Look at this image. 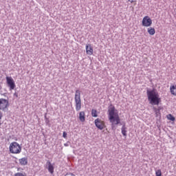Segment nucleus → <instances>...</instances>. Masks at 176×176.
I'll list each match as a JSON object with an SVG mask.
<instances>
[{
  "instance_id": "nucleus-23",
  "label": "nucleus",
  "mask_w": 176,
  "mask_h": 176,
  "mask_svg": "<svg viewBox=\"0 0 176 176\" xmlns=\"http://www.w3.org/2000/svg\"><path fill=\"white\" fill-rule=\"evenodd\" d=\"M111 130H113L115 131V130H116V124L115 122H111Z\"/></svg>"
},
{
  "instance_id": "nucleus-13",
  "label": "nucleus",
  "mask_w": 176,
  "mask_h": 176,
  "mask_svg": "<svg viewBox=\"0 0 176 176\" xmlns=\"http://www.w3.org/2000/svg\"><path fill=\"white\" fill-rule=\"evenodd\" d=\"M79 120L82 123L86 121V116L85 111H80L79 113Z\"/></svg>"
},
{
  "instance_id": "nucleus-20",
  "label": "nucleus",
  "mask_w": 176,
  "mask_h": 176,
  "mask_svg": "<svg viewBox=\"0 0 176 176\" xmlns=\"http://www.w3.org/2000/svg\"><path fill=\"white\" fill-rule=\"evenodd\" d=\"M155 118H157V120H162V113H155Z\"/></svg>"
},
{
  "instance_id": "nucleus-35",
  "label": "nucleus",
  "mask_w": 176,
  "mask_h": 176,
  "mask_svg": "<svg viewBox=\"0 0 176 176\" xmlns=\"http://www.w3.org/2000/svg\"><path fill=\"white\" fill-rule=\"evenodd\" d=\"M15 163H17V161H15Z\"/></svg>"
},
{
  "instance_id": "nucleus-8",
  "label": "nucleus",
  "mask_w": 176,
  "mask_h": 176,
  "mask_svg": "<svg viewBox=\"0 0 176 176\" xmlns=\"http://www.w3.org/2000/svg\"><path fill=\"white\" fill-rule=\"evenodd\" d=\"M9 100L3 98L0 99V109L6 111V109L9 107Z\"/></svg>"
},
{
  "instance_id": "nucleus-28",
  "label": "nucleus",
  "mask_w": 176,
  "mask_h": 176,
  "mask_svg": "<svg viewBox=\"0 0 176 176\" xmlns=\"http://www.w3.org/2000/svg\"><path fill=\"white\" fill-rule=\"evenodd\" d=\"M13 96L16 97V98H19V94L15 91V93L14 94Z\"/></svg>"
},
{
  "instance_id": "nucleus-24",
  "label": "nucleus",
  "mask_w": 176,
  "mask_h": 176,
  "mask_svg": "<svg viewBox=\"0 0 176 176\" xmlns=\"http://www.w3.org/2000/svg\"><path fill=\"white\" fill-rule=\"evenodd\" d=\"M153 111H154V112H155V113L156 114V113H159L160 111L156 108V107H153Z\"/></svg>"
},
{
  "instance_id": "nucleus-14",
  "label": "nucleus",
  "mask_w": 176,
  "mask_h": 176,
  "mask_svg": "<svg viewBox=\"0 0 176 176\" xmlns=\"http://www.w3.org/2000/svg\"><path fill=\"white\" fill-rule=\"evenodd\" d=\"M44 118H45L46 126H48L49 127H50V126H52V124H50V117H47V113H45L44 114Z\"/></svg>"
},
{
  "instance_id": "nucleus-27",
  "label": "nucleus",
  "mask_w": 176,
  "mask_h": 176,
  "mask_svg": "<svg viewBox=\"0 0 176 176\" xmlns=\"http://www.w3.org/2000/svg\"><path fill=\"white\" fill-rule=\"evenodd\" d=\"M69 144H71V142L67 141L66 143L64 144V146H69Z\"/></svg>"
},
{
  "instance_id": "nucleus-6",
  "label": "nucleus",
  "mask_w": 176,
  "mask_h": 176,
  "mask_svg": "<svg viewBox=\"0 0 176 176\" xmlns=\"http://www.w3.org/2000/svg\"><path fill=\"white\" fill-rule=\"evenodd\" d=\"M95 126L98 129V130H104L107 126H105V122L101 120L100 118H97L94 121Z\"/></svg>"
},
{
  "instance_id": "nucleus-33",
  "label": "nucleus",
  "mask_w": 176,
  "mask_h": 176,
  "mask_svg": "<svg viewBox=\"0 0 176 176\" xmlns=\"http://www.w3.org/2000/svg\"><path fill=\"white\" fill-rule=\"evenodd\" d=\"M0 90H2V85H0Z\"/></svg>"
},
{
  "instance_id": "nucleus-12",
  "label": "nucleus",
  "mask_w": 176,
  "mask_h": 176,
  "mask_svg": "<svg viewBox=\"0 0 176 176\" xmlns=\"http://www.w3.org/2000/svg\"><path fill=\"white\" fill-rule=\"evenodd\" d=\"M19 164H21V166H27L28 164V157L19 159Z\"/></svg>"
},
{
  "instance_id": "nucleus-32",
  "label": "nucleus",
  "mask_w": 176,
  "mask_h": 176,
  "mask_svg": "<svg viewBox=\"0 0 176 176\" xmlns=\"http://www.w3.org/2000/svg\"><path fill=\"white\" fill-rule=\"evenodd\" d=\"M0 119H2V113L0 111Z\"/></svg>"
},
{
  "instance_id": "nucleus-31",
  "label": "nucleus",
  "mask_w": 176,
  "mask_h": 176,
  "mask_svg": "<svg viewBox=\"0 0 176 176\" xmlns=\"http://www.w3.org/2000/svg\"><path fill=\"white\" fill-rule=\"evenodd\" d=\"M129 2H131V3H133L134 1L133 0H128Z\"/></svg>"
},
{
  "instance_id": "nucleus-16",
  "label": "nucleus",
  "mask_w": 176,
  "mask_h": 176,
  "mask_svg": "<svg viewBox=\"0 0 176 176\" xmlns=\"http://www.w3.org/2000/svg\"><path fill=\"white\" fill-rule=\"evenodd\" d=\"M170 90L173 96H176V85H171L170 87Z\"/></svg>"
},
{
  "instance_id": "nucleus-15",
  "label": "nucleus",
  "mask_w": 176,
  "mask_h": 176,
  "mask_svg": "<svg viewBox=\"0 0 176 176\" xmlns=\"http://www.w3.org/2000/svg\"><path fill=\"white\" fill-rule=\"evenodd\" d=\"M147 32H148L150 35L153 36V35H155V34H156V30H155V28L149 27V28L147 29Z\"/></svg>"
},
{
  "instance_id": "nucleus-19",
  "label": "nucleus",
  "mask_w": 176,
  "mask_h": 176,
  "mask_svg": "<svg viewBox=\"0 0 176 176\" xmlns=\"http://www.w3.org/2000/svg\"><path fill=\"white\" fill-rule=\"evenodd\" d=\"M91 116H93V118H97L98 116V114H97V110L93 109L91 110Z\"/></svg>"
},
{
  "instance_id": "nucleus-11",
  "label": "nucleus",
  "mask_w": 176,
  "mask_h": 176,
  "mask_svg": "<svg viewBox=\"0 0 176 176\" xmlns=\"http://www.w3.org/2000/svg\"><path fill=\"white\" fill-rule=\"evenodd\" d=\"M86 53L89 54V56L93 55L94 50H93V47H91V44H87L85 47Z\"/></svg>"
},
{
  "instance_id": "nucleus-30",
  "label": "nucleus",
  "mask_w": 176,
  "mask_h": 176,
  "mask_svg": "<svg viewBox=\"0 0 176 176\" xmlns=\"http://www.w3.org/2000/svg\"><path fill=\"white\" fill-rule=\"evenodd\" d=\"M157 109H158L160 111H160H162V109H163V107H158V108Z\"/></svg>"
},
{
  "instance_id": "nucleus-3",
  "label": "nucleus",
  "mask_w": 176,
  "mask_h": 176,
  "mask_svg": "<svg viewBox=\"0 0 176 176\" xmlns=\"http://www.w3.org/2000/svg\"><path fill=\"white\" fill-rule=\"evenodd\" d=\"M74 100L76 102V110L79 111L82 109V100H80V91L79 89L76 91Z\"/></svg>"
},
{
  "instance_id": "nucleus-2",
  "label": "nucleus",
  "mask_w": 176,
  "mask_h": 176,
  "mask_svg": "<svg viewBox=\"0 0 176 176\" xmlns=\"http://www.w3.org/2000/svg\"><path fill=\"white\" fill-rule=\"evenodd\" d=\"M9 151L10 153L15 155L21 153V146L16 142H13L10 144Z\"/></svg>"
},
{
  "instance_id": "nucleus-1",
  "label": "nucleus",
  "mask_w": 176,
  "mask_h": 176,
  "mask_svg": "<svg viewBox=\"0 0 176 176\" xmlns=\"http://www.w3.org/2000/svg\"><path fill=\"white\" fill-rule=\"evenodd\" d=\"M146 90L149 104L151 105H159V104L162 102V98H160V95H159L157 89L155 88L150 89L147 87L146 88Z\"/></svg>"
},
{
  "instance_id": "nucleus-10",
  "label": "nucleus",
  "mask_w": 176,
  "mask_h": 176,
  "mask_svg": "<svg viewBox=\"0 0 176 176\" xmlns=\"http://www.w3.org/2000/svg\"><path fill=\"white\" fill-rule=\"evenodd\" d=\"M47 170L51 173L54 174V166L50 162V160H47L45 164Z\"/></svg>"
},
{
  "instance_id": "nucleus-25",
  "label": "nucleus",
  "mask_w": 176,
  "mask_h": 176,
  "mask_svg": "<svg viewBox=\"0 0 176 176\" xmlns=\"http://www.w3.org/2000/svg\"><path fill=\"white\" fill-rule=\"evenodd\" d=\"M120 126H122V128H126V122H122L120 123Z\"/></svg>"
},
{
  "instance_id": "nucleus-17",
  "label": "nucleus",
  "mask_w": 176,
  "mask_h": 176,
  "mask_svg": "<svg viewBox=\"0 0 176 176\" xmlns=\"http://www.w3.org/2000/svg\"><path fill=\"white\" fill-rule=\"evenodd\" d=\"M121 133L124 137H127V127L121 128Z\"/></svg>"
},
{
  "instance_id": "nucleus-9",
  "label": "nucleus",
  "mask_w": 176,
  "mask_h": 176,
  "mask_svg": "<svg viewBox=\"0 0 176 176\" xmlns=\"http://www.w3.org/2000/svg\"><path fill=\"white\" fill-rule=\"evenodd\" d=\"M108 116H111V115H113L118 112V109L111 103L108 107Z\"/></svg>"
},
{
  "instance_id": "nucleus-34",
  "label": "nucleus",
  "mask_w": 176,
  "mask_h": 176,
  "mask_svg": "<svg viewBox=\"0 0 176 176\" xmlns=\"http://www.w3.org/2000/svg\"><path fill=\"white\" fill-rule=\"evenodd\" d=\"M14 159H15V160H17V157H14Z\"/></svg>"
},
{
  "instance_id": "nucleus-5",
  "label": "nucleus",
  "mask_w": 176,
  "mask_h": 176,
  "mask_svg": "<svg viewBox=\"0 0 176 176\" xmlns=\"http://www.w3.org/2000/svg\"><path fill=\"white\" fill-rule=\"evenodd\" d=\"M6 85L9 87L10 90H14L16 89V82L12 76L6 77Z\"/></svg>"
},
{
  "instance_id": "nucleus-7",
  "label": "nucleus",
  "mask_w": 176,
  "mask_h": 176,
  "mask_svg": "<svg viewBox=\"0 0 176 176\" xmlns=\"http://www.w3.org/2000/svg\"><path fill=\"white\" fill-rule=\"evenodd\" d=\"M142 27H151L152 25V19L149 16H145L142 21Z\"/></svg>"
},
{
  "instance_id": "nucleus-18",
  "label": "nucleus",
  "mask_w": 176,
  "mask_h": 176,
  "mask_svg": "<svg viewBox=\"0 0 176 176\" xmlns=\"http://www.w3.org/2000/svg\"><path fill=\"white\" fill-rule=\"evenodd\" d=\"M166 118L168 120H170L171 122H175V117H174V116H173L172 114L167 115Z\"/></svg>"
},
{
  "instance_id": "nucleus-21",
  "label": "nucleus",
  "mask_w": 176,
  "mask_h": 176,
  "mask_svg": "<svg viewBox=\"0 0 176 176\" xmlns=\"http://www.w3.org/2000/svg\"><path fill=\"white\" fill-rule=\"evenodd\" d=\"M14 176H27V174L25 173H20L18 172L14 175Z\"/></svg>"
},
{
  "instance_id": "nucleus-26",
  "label": "nucleus",
  "mask_w": 176,
  "mask_h": 176,
  "mask_svg": "<svg viewBox=\"0 0 176 176\" xmlns=\"http://www.w3.org/2000/svg\"><path fill=\"white\" fill-rule=\"evenodd\" d=\"M67 135H68V134L65 131H63V138H67Z\"/></svg>"
},
{
  "instance_id": "nucleus-4",
  "label": "nucleus",
  "mask_w": 176,
  "mask_h": 176,
  "mask_svg": "<svg viewBox=\"0 0 176 176\" xmlns=\"http://www.w3.org/2000/svg\"><path fill=\"white\" fill-rule=\"evenodd\" d=\"M109 120L110 123H115L116 124H120V117H119V113H114V114H111L109 116Z\"/></svg>"
},
{
  "instance_id": "nucleus-29",
  "label": "nucleus",
  "mask_w": 176,
  "mask_h": 176,
  "mask_svg": "<svg viewBox=\"0 0 176 176\" xmlns=\"http://www.w3.org/2000/svg\"><path fill=\"white\" fill-rule=\"evenodd\" d=\"M67 175H72V176H74V175H74V173H66L65 175V176H67Z\"/></svg>"
},
{
  "instance_id": "nucleus-22",
  "label": "nucleus",
  "mask_w": 176,
  "mask_h": 176,
  "mask_svg": "<svg viewBox=\"0 0 176 176\" xmlns=\"http://www.w3.org/2000/svg\"><path fill=\"white\" fill-rule=\"evenodd\" d=\"M155 176H162V170L158 169L155 170Z\"/></svg>"
}]
</instances>
